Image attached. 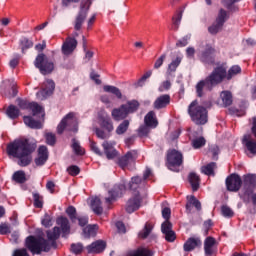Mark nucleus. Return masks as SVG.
Listing matches in <instances>:
<instances>
[{
	"mask_svg": "<svg viewBox=\"0 0 256 256\" xmlns=\"http://www.w3.org/2000/svg\"><path fill=\"white\" fill-rule=\"evenodd\" d=\"M37 149L35 143H31L29 139H15L13 142L7 144L6 153L8 157L18 159L20 167H27L33 161V153Z\"/></svg>",
	"mask_w": 256,
	"mask_h": 256,
	"instance_id": "nucleus-1",
	"label": "nucleus"
},
{
	"mask_svg": "<svg viewBox=\"0 0 256 256\" xmlns=\"http://www.w3.org/2000/svg\"><path fill=\"white\" fill-rule=\"evenodd\" d=\"M225 75H227V69H225V67H216L208 77L204 80H200L196 84L197 97H203V95L209 93V91H213V88L216 87V85L223 83Z\"/></svg>",
	"mask_w": 256,
	"mask_h": 256,
	"instance_id": "nucleus-2",
	"label": "nucleus"
},
{
	"mask_svg": "<svg viewBox=\"0 0 256 256\" xmlns=\"http://www.w3.org/2000/svg\"><path fill=\"white\" fill-rule=\"evenodd\" d=\"M25 245L33 255H41V253H47L51 251V244L43 237L28 236L26 238Z\"/></svg>",
	"mask_w": 256,
	"mask_h": 256,
	"instance_id": "nucleus-3",
	"label": "nucleus"
},
{
	"mask_svg": "<svg viewBox=\"0 0 256 256\" xmlns=\"http://www.w3.org/2000/svg\"><path fill=\"white\" fill-rule=\"evenodd\" d=\"M188 114L196 125H205L207 123V109L199 105L197 100L192 101L188 106Z\"/></svg>",
	"mask_w": 256,
	"mask_h": 256,
	"instance_id": "nucleus-4",
	"label": "nucleus"
},
{
	"mask_svg": "<svg viewBox=\"0 0 256 256\" xmlns=\"http://www.w3.org/2000/svg\"><path fill=\"white\" fill-rule=\"evenodd\" d=\"M65 130L71 131L72 133H77V131H79V125L77 124L75 112L68 113L58 124L57 132L59 135H61Z\"/></svg>",
	"mask_w": 256,
	"mask_h": 256,
	"instance_id": "nucleus-5",
	"label": "nucleus"
},
{
	"mask_svg": "<svg viewBox=\"0 0 256 256\" xmlns=\"http://www.w3.org/2000/svg\"><path fill=\"white\" fill-rule=\"evenodd\" d=\"M167 163L170 171L178 173L179 167L183 165V154L175 149L168 151Z\"/></svg>",
	"mask_w": 256,
	"mask_h": 256,
	"instance_id": "nucleus-6",
	"label": "nucleus"
},
{
	"mask_svg": "<svg viewBox=\"0 0 256 256\" xmlns=\"http://www.w3.org/2000/svg\"><path fill=\"white\" fill-rule=\"evenodd\" d=\"M228 19L229 13L224 9H220L215 22L208 28V33H210V35H217V33L223 29V25H225Z\"/></svg>",
	"mask_w": 256,
	"mask_h": 256,
	"instance_id": "nucleus-7",
	"label": "nucleus"
},
{
	"mask_svg": "<svg viewBox=\"0 0 256 256\" xmlns=\"http://www.w3.org/2000/svg\"><path fill=\"white\" fill-rule=\"evenodd\" d=\"M34 65L42 75H49L55 69L53 62L49 61L45 54H39L35 59Z\"/></svg>",
	"mask_w": 256,
	"mask_h": 256,
	"instance_id": "nucleus-8",
	"label": "nucleus"
},
{
	"mask_svg": "<svg viewBox=\"0 0 256 256\" xmlns=\"http://www.w3.org/2000/svg\"><path fill=\"white\" fill-rule=\"evenodd\" d=\"M93 3V0H83L80 5V11L76 17L75 21V30L79 31L81 30V27L83 26V22L85 19H87V13H89V9Z\"/></svg>",
	"mask_w": 256,
	"mask_h": 256,
	"instance_id": "nucleus-9",
	"label": "nucleus"
},
{
	"mask_svg": "<svg viewBox=\"0 0 256 256\" xmlns=\"http://www.w3.org/2000/svg\"><path fill=\"white\" fill-rule=\"evenodd\" d=\"M18 105L20 109H31L34 117H45V110L36 102L29 103L26 100L18 99Z\"/></svg>",
	"mask_w": 256,
	"mask_h": 256,
	"instance_id": "nucleus-10",
	"label": "nucleus"
},
{
	"mask_svg": "<svg viewBox=\"0 0 256 256\" xmlns=\"http://www.w3.org/2000/svg\"><path fill=\"white\" fill-rule=\"evenodd\" d=\"M43 89L36 93V97L39 101H45L55 91V82L51 79H47L43 84Z\"/></svg>",
	"mask_w": 256,
	"mask_h": 256,
	"instance_id": "nucleus-11",
	"label": "nucleus"
},
{
	"mask_svg": "<svg viewBox=\"0 0 256 256\" xmlns=\"http://www.w3.org/2000/svg\"><path fill=\"white\" fill-rule=\"evenodd\" d=\"M127 191V182L122 181V184H116L113 189H111L108 194L109 197L105 199L107 205H111L113 201H115L116 197H121L124 192Z\"/></svg>",
	"mask_w": 256,
	"mask_h": 256,
	"instance_id": "nucleus-12",
	"label": "nucleus"
},
{
	"mask_svg": "<svg viewBox=\"0 0 256 256\" xmlns=\"http://www.w3.org/2000/svg\"><path fill=\"white\" fill-rule=\"evenodd\" d=\"M151 175H153L151 170L149 168H146L143 174V178L139 176H134L131 178V181L128 184V189H130V191H137V189H139V186L144 185L145 181H147V179H149Z\"/></svg>",
	"mask_w": 256,
	"mask_h": 256,
	"instance_id": "nucleus-13",
	"label": "nucleus"
},
{
	"mask_svg": "<svg viewBox=\"0 0 256 256\" xmlns=\"http://www.w3.org/2000/svg\"><path fill=\"white\" fill-rule=\"evenodd\" d=\"M243 185V180L239 174H231L226 178V188L228 191H232L233 193H237L241 186Z\"/></svg>",
	"mask_w": 256,
	"mask_h": 256,
	"instance_id": "nucleus-14",
	"label": "nucleus"
},
{
	"mask_svg": "<svg viewBox=\"0 0 256 256\" xmlns=\"http://www.w3.org/2000/svg\"><path fill=\"white\" fill-rule=\"evenodd\" d=\"M98 123L102 129H105L107 133H113L115 127L113 126V120L107 112L101 111L98 113Z\"/></svg>",
	"mask_w": 256,
	"mask_h": 256,
	"instance_id": "nucleus-15",
	"label": "nucleus"
},
{
	"mask_svg": "<svg viewBox=\"0 0 256 256\" xmlns=\"http://www.w3.org/2000/svg\"><path fill=\"white\" fill-rule=\"evenodd\" d=\"M242 185H243L245 195H251V193H253V189H255L256 187V175L255 174L244 175Z\"/></svg>",
	"mask_w": 256,
	"mask_h": 256,
	"instance_id": "nucleus-16",
	"label": "nucleus"
},
{
	"mask_svg": "<svg viewBox=\"0 0 256 256\" xmlns=\"http://www.w3.org/2000/svg\"><path fill=\"white\" fill-rule=\"evenodd\" d=\"M137 157V150L128 151L124 156L118 159V165L121 169H125V167L131 165V163H135V161H137Z\"/></svg>",
	"mask_w": 256,
	"mask_h": 256,
	"instance_id": "nucleus-17",
	"label": "nucleus"
},
{
	"mask_svg": "<svg viewBox=\"0 0 256 256\" xmlns=\"http://www.w3.org/2000/svg\"><path fill=\"white\" fill-rule=\"evenodd\" d=\"M161 231L165 236L166 241H168V243H173V241L177 239V237L175 236V231H173V224H171L169 220H166L162 223Z\"/></svg>",
	"mask_w": 256,
	"mask_h": 256,
	"instance_id": "nucleus-18",
	"label": "nucleus"
},
{
	"mask_svg": "<svg viewBox=\"0 0 256 256\" xmlns=\"http://www.w3.org/2000/svg\"><path fill=\"white\" fill-rule=\"evenodd\" d=\"M102 147L104 149V153L107 159H115L119 157V152L115 149V142L113 141H104L102 143Z\"/></svg>",
	"mask_w": 256,
	"mask_h": 256,
	"instance_id": "nucleus-19",
	"label": "nucleus"
},
{
	"mask_svg": "<svg viewBox=\"0 0 256 256\" xmlns=\"http://www.w3.org/2000/svg\"><path fill=\"white\" fill-rule=\"evenodd\" d=\"M141 207V195L136 192L135 195L130 198L126 204L127 213H135Z\"/></svg>",
	"mask_w": 256,
	"mask_h": 256,
	"instance_id": "nucleus-20",
	"label": "nucleus"
},
{
	"mask_svg": "<svg viewBox=\"0 0 256 256\" xmlns=\"http://www.w3.org/2000/svg\"><path fill=\"white\" fill-rule=\"evenodd\" d=\"M47 159H49V150L47 149V146H40L38 148V157L34 160L35 165H37V167H42V165L47 163Z\"/></svg>",
	"mask_w": 256,
	"mask_h": 256,
	"instance_id": "nucleus-21",
	"label": "nucleus"
},
{
	"mask_svg": "<svg viewBox=\"0 0 256 256\" xmlns=\"http://www.w3.org/2000/svg\"><path fill=\"white\" fill-rule=\"evenodd\" d=\"M213 47L210 45H206L205 49L199 54V58L202 61V63H206L210 65L211 63H214L213 60V53H214Z\"/></svg>",
	"mask_w": 256,
	"mask_h": 256,
	"instance_id": "nucleus-22",
	"label": "nucleus"
},
{
	"mask_svg": "<svg viewBox=\"0 0 256 256\" xmlns=\"http://www.w3.org/2000/svg\"><path fill=\"white\" fill-rule=\"evenodd\" d=\"M242 142L247 149L248 157H253L254 155H256V141L251 140V138L248 135H245L243 137Z\"/></svg>",
	"mask_w": 256,
	"mask_h": 256,
	"instance_id": "nucleus-23",
	"label": "nucleus"
},
{
	"mask_svg": "<svg viewBox=\"0 0 256 256\" xmlns=\"http://www.w3.org/2000/svg\"><path fill=\"white\" fill-rule=\"evenodd\" d=\"M77 49V40L75 38H68L62 45V53L64 55H71Z\"/></svg>",
	"mask_w": 256,
	"mask_h": 256,
	"instance_id": "nucleus-24",
	"label": "nucleus"
},
{
	"mask_svg": "<svg viewBox=\"0 0 256 256\" xmlns=\"http://www.w3.org/2000/svg\"><path fill=\"white\" fill-rule=\"evenodd\" d=\"M107 244L103 240H97L86 247L88 253H103Z\"/></svg>",
	"mask_w": 256,
	"mask_h": 256,
	"instance_id": "nucleus-25",
	"label": "nucleus"
},
{
	"mask_svg": "<svg viewBox=\"0 0 256 256\" xmlns=\"http://www.w3.org/2000/svg\"><path fill=\"white\" fill-rule=\"evenodd\" d=\"M201 238L199 237H190L188 240L184 243V251L189 252L193 251L194 249H197V247H201Z\"/></svg>",
	"mask_w": 256,
	"mask_h": 256,
	"instance_id": "nucleus-26",
	"label": "nucleus"
},
{
	"mask_svg": "<svg viewBox=\"0 0 256 256\" xmlns=\"http://www.w3.org/2000/svg\"><path fill=\"white\" fill-rule=\"evenodd\" d=\"M57 225H59L61 231H62V237H65L66 235H69L71 231V226L69 225V219L67 217H58L56 220Z\"/></svg>",
	"mask_w": 256,
	"mask_h": 256,
	"instance_id": "nucleus-27",
	"label": "nucleus"
},
{
	"mask_svg": "<svg viewBox=\"0 0 256 256\" xmlns=\"http://www.w3.org/2000/svg\"><path fill=\"white\" fill-rule=\"evenodd\" d=\"M171 103V96L168 94L161 95L154 101V109H165Z\"/></svg>",
	"mask_w": 256,
	"mask_h": 256,
	"instance_id": "nucleus-28",
	"label": "nucleus"
},
{
	"mask_svg": "<svg viewBox=\"0 0 256 256\" xmlns=\"http://www.w3.org/2000/svg\"><path fill=\"white\" fill-rule=\"evenodd\" d=\"M144 125H147V127H150V129H156L157 125H159V122L157 121L155 112L150 111L146 114L144 117Z\"/></svg>",
	"mask_w": 256,
	"mask_h": 256,
	"instance_id": "nucleus-29",
	"label": "nucleus"
},
{
	"mask_svg": "<svg viewBox=\"0 0 256 256\" xmlns=\"http://www.w3.org/2000/svg\"><path fill=\"white\" fill-rule=\"evenodd\" d=\"M217 244V240L215 238L209 236L204 241V251L205 255H213L215 253V250L213 249L215 245Z\"/></svg>",
	"mask_w": 256,
	"mask_h": 256,
	"instance_id": "nucleus-30",
	"label": "nucleus"
},
{
	"mask_svg": "<svg viewBox=\"0 0 256 256\" xmlns=\"http://www.w3.org/2000/svg\"><path fill=\"white\" fill-rule=\"evenodd\" d=\"M181 61H183V56H176L175 59H172L171 63L168 64L167 68V75L168 77H171L175 71H177V68L179 65H181Z\"/></svg>",
	"mask_w": 256,
	"mask_h": 256,
	"instance_id": "nucleus-31",
	"label": "nucleus"
},
{
	"mask_svg": "<svg viewBox=\"0 0 256 256\" xmlns=\"http://www.w3.org/2000/svg\"><path fill=\"white\" fill-rule=\"evenodd\" d=\"M128 112L125 108H123V105H121L119 108H115L112 110V117L114 121H123L127 117Z\"/></svg>",
	"mask_w": 256,
	"mask_h": 256,
	"instance_id": "nucleus-32",
	"label": "nucleus"
},
{
	"mask_svg": "<svg viewBox=\"0 0 256 256\" xmlns=\"http://www.w3.org/2000/svg\"><path fill=\"white\" fill-rule=\"evenodd\" d=\"M23 121L27 127H30V129H41L43 127L41 121L35 120L31 116H24Z\"/></svg>",
	"mask_w": 256,
	"mask_h": 256,
	"instance_id": "nucleus-33",
	"label": "nucleus"
},
{
	"mask_svg": "<svg viewBox=\"0 0 256 256\" xmlns=\"http://www.w3.org/2000/svg\"><path fill=\"white\" fill-rule=\"evenodd\" d=\"M48 241H51L52 245H55L58 237L61 235V229L59 227H54L52 230L46 232Z\"/></svg>",
	"mask_w": 256,
	"mask_h": 256,
	"instance_id": "nucleus-34",
	"label": "nucleus"
},
{
	"mask_svg": "<svg viewBox=\"0 0 256 256\" xmlns=\"http://www.w3.org/2000/svg\"><path fill=\"white\" fill-rule=\"evenodd\" d=\"M90 207L96 215L103 213V206H101V199L99 197L92 198Z\"/></svg>",
	"mask_w": 256,
	"mask_h": 256,
	"instance_id": "nucleus-35",
	"label": "nucleus"
},
{
	"mask_svg": "<svg viewBox=\"0 0 256 256\" xmlns=\"http://www.w3.org/2000/svg\"><path fill=\"white\" fill-rule=\"evenodd\" d=\"M188 181L192 187L193 191H198L199 189V183H201V179L199 178V175L195 172H191L188 176Z\"/></svg>",
	"mask_w": 256,
	"mask_h": 256,
	"instance_id": "nucleus-36",
	"label": "nucleus"
},
{
	"mask_svg": "<svg viewBox=\"0 0 256 256\" xmlns=\"http://www.w3.org/2000/svg\"><path fill=\"white\" fill-rule=\"evenodd\" d=\"M97 225H88L83 229V236L85 239H90V237H95L97 235Z\"/></svg>",
	"mask_w": 256,
	"mask_h": 256,
	"instance_id": "nucleus-37",
	"label": "nucleus"
},
{
	"mask_svg": "<svg viewBox=\"0 0 256 256\" xmlns=\"http://www.w3.org/2000/svg\"><path fill=\"white\" fill-rule=\"evenodd\" d=\"M103 90L105 91V93H112V95H115L117 99H123V94L121 93V90L115 86L105 85L103 87Z\"/></svg>",
	"mask_w": 256,
	"mask_h": 256,
	"instance_id": "nucleus-38",
	"label": "nucleus"
},
{
	"mask_svg": "<svg viewBox=\"0 0 256 256\" xmlns=\"http://www.w3.org/2000/svg\"><path fill=\"white\" fill-rule=\"evenodd\" d=\"M122 109H126V113H135L139 109V102L137 100H132L126 104H122Z\"/></svg>",
	"mask_w": 256,
	"mask_h": 256,
	"instance_id": "nucleus-39",
	"label": "nucleus"
},
{
	"mask_svg": "<svg viewBox=\"0 0 256 256\" xmlns=\"http://www.w3.org/2000/svg\"><path fill=\"white\" fill-rule=\"evenodd\" d=\"M127 256H153V252L147 248L141 247L129 252Z\"/></svg>",
	"mask_w": 256,
	"mask_h": 256,
	"instance_id": "nucleus-40",
	"label": "nucleus"
},
{
	"mask_svg": "<svg viewBox=\"0 0 256 256\" xmlns=\"http://www.w3.org/2000/svg\"><path fill=\"white\" fill-rule=\"evenodd\" d=\"M215 169H217V163L211 162L206 166H202L201 171L204 173V175L211 177V175H215Z\"/></svg>",
	"mask_w": 256,
	"mask_h": 256,
	"instance_id": "nucleus-41",
	"label": "nucleus"
},
{
	"mask_svg": "<svg viewBox=\"0 0 256 256\" xmlns=\"http://www.w3.org/2000/svg\"><path fill=\"white\" fill-rule=\"evenodd\" d=\"M220 97L224 107H229L233 103V95L229 91H222Z\"/></svg>",
	"mask_w": 256,
	"mask_h": 256,
	"instance_id": "nucleus-42",
	"label": "nucleus"
},
{
	"mask_svg": "<svg viewBox=\"0 0 256 256\" xmlns=\"http://www.w3.org/2000/svg\"><path fill=\"white\" fill-rule=\"evenodd\" d=\"M71 147L75 155H85V149L81 147L79 140L73 138Z\"/></svg>",
	"mask_w": 256,
	"mask_h": 256,
	"instance_id": "nucleus-43",
	"label": "nucleus"
},
{
	"mask_svg": "<svg viewBox=\"0 0 256 256\" xmlns=\"http://www.w3.org/2000/svg\"><path fill=\"white\" fill-rule=\"evenodd\" d=\"M207 140L203 136H199L196 138H191V145L193 149H201V147H205Z\"/></svg>",
	"mask_w": 256,
	"mask_h": 256,
	"instance_id": "nucleus-44",
	"label": "nucleus"
},
{
	"mask_svg": "<svg viewBox=\"0 0 256 256\" xmlns=\"http://www.w3.org/2000/svg\"><path fill=\"white\" fill-rule=\"evenodd\" d=\"M239 73H241V66L234 65L230 67V69L228 70V73L226 72L224 79L226 78L228 81H231V79H233L235 75H239Z\"/></svg>",
	"mask_w": 256,
	"mask_h": 256,
	"instance_id": "nucleus-45",
	"label": "nucleus"
},
{
	"mask_svg": "<svg viewBox=\"0 0 256 256\" xmlns=\"http://www.w3.org/2000/svg\"><path fill=\"white\" fill-rule=\"evenodd\" d=\"M130 123L131 122L129 120H124L121 122L116 128V135H125L129 129Z\"/></svg>",
	"mask_w": 256,
	"mask_h": 256,
	"instance_id": "nucleus-46",
	"label": "nucleus"
},
{
	"mask_svg": "<svg viewBox=\"0 0 256 256\" xmlns=\"http://www.w3.org/2000/svg\"><path fill=\"white\" fill-rule=\"evenodd\" d=\"M6 114L10 119H17V117H19L20 111L19 108H17V106L10 105L6 110Z\"/></svg>",
	"mask_w": 256,
	"mask_h": 256,
	"instance_id": "nucleus-47",
	"label": "nucleus"
},
{
	"mask_svg": "<svg viewBox=\"0 0 256 256\" xmlns=\"http://www.w3.org/2000/svg\"><path fill=\"white\" fill-rule=\"evenodd\" d=\"M13 181L15 183H25L27 181V178L25 177V172L22 170L16 171L12 176Z\"/></svg>",
	"mask_w": 256,
	"mask_h": 256,
	"instance_id": "nucleus-48",
	"label": "nucleus"
},
{
	"mask_svg": "<svg viewBox=\"0 0 256 256\" xmlns=\"http://www.w3.org/2000/svg\"><path fill=\"white\" fill-rule=\"evenodd\" d=\"M152 229L153 226H151V224L149 223H146L144 229L138 233V237L140 239H147V237H149V235L151 234Z\"/></svg>",
	"mask_w": 256,
	"mask_h": 256,
	"instance_id": "nucleus-49",
	"label": "nucleus"
},
{
	"mask_svg": "<svg viewBox=\"0 0 256 256\" xmlns=\"http://www.w3.org/2000/svg\"><path fill=\"white\" fill-rule=\"evenodd\" d=\"M66 214L68 215L72 223H75L77 221V209L74 206H69L66 209Z\"/></svg>",
	"mask_w": 256,
	"mask_h": 256,
	"instance_id": "nucleus-50",
	"label": "nucleus"
},
{
	"mask_svg": "<svg viewBox=\"0 0 256 256\" xmlns=\"http://www.w3.org/2000/svg\"><path fill=\"white\" fill-rule=\"evenodd\" d=\"M33 200H34V207H36V209L43 208V197L39 193L33 194Z\"/></svg>",
	"mask_w": 256,
	"mask_h": 256,
	"instance_id": "nucleus-51",
	"label": "nucleus"
},
{
	"mask_svg": "<svg viewBox=\"0 0 256 256\" xmlns=\"http://www.w3.org/2000/svg\"><path fill=\"white\" fill-rule=\"evenodd\" d=\"M20 44L22 47V53H25L26 49H31V47H33V41L28 38H22Z\"/></svg>",
	"mask_w": 256,
	"mask_h": 256,
	"instance_id": "nucleus-52",
	"label": "nucleus"
},
{
	"mask_svg": "<svg viewBox=\"0 0 256 256\" xmlns=\"http://www.w3.org/2000/svg\"><path fill=\"white\" fill-rule=\"evenodd\" d=\"M45 139H46L47 145H50L51 147H53V145L57 143V137L55 136V134L51 132H48L45 134Z\"/></svg>",
	"mask_w": 256,
	"mask_h": 256,
	"instance_id": "nucleus-53",
	"label": "nucleus"
},
{
	"mask_svg": "<svg viewBox=\"0 0 256 256\" xmlns=\"http://www.w3.org/2000/svg\"><path fill=\"white\" fill-rule=\"evenodd\" d=\"M94 131H95L96 137H98V139H109V137H111V134L109 132L106 133L101 128H95Z\"/></svg>",
	"mask_w": 256,
	"mask_h": 256,
	"instance_id": "nucleus-54",
	"label": "nucleus"
},
{
	"mask_svg": "<svg viewBox=\"0 0 256 256\" xmlns=\"http://www.w3.org/2000/svg\"><path fill=\"white\" fill-rule=\"evenodd\" d=\"M150 131H151V127H149L145 124V125H142L139 127L138 135H139V137H147V135H149Z\"/></svg>",
	"mask_w": 256,
	"mask_h": 256,
	"instance_id": "nucleus-55",
	"label": "nucleus"
},
{
	"mask_svg": "<svg viewBox=\"0 0 256 256\" xmlns=\"http://www.w3.org/2000/svg\"><path fill=\"white\" fill-rule=\"evenodd\" d=\"M71 252L74 253V255H80V253H83V244L81 243L72 244Z\"/></svg>",
	"mask_w": 256,
	"mask_h": 256,
	"instance_id": "nucleus-56",
	"label": "nucleus"
},
{
	"mask_svg": "<svg viewBox=\"0 0 256 256\" xmlns=\"http://www.w3.org/2000/svg\"><path fill=\"white\" fill-rule=\"evenodd\" d=\"M41 223L44 227H52L53 226V219L49 214H45L41 220Z\"/></svg>",
	"mask_w": 256,
	"mask_h": 256,
	"instance_id": "nucleus-57",
	"label": "nucleus"
},
{
	"mask_svg": "<svg viewBox=\"0 0 256 256\" xmlns=\"http://www.w3.org/2000/svg\"><path fill=\"white\" fill-rule=\"evenodd\" d=\"M182 19H183V12H178L176 14V17H173L174 29H179V25H181Z\"/></svg>",
	"mask_w": 256,
	"mask_h": 256,
	"instance_id": "nucleus-58",
	"label": "nucleus"
},
{
	"mask_svg": "<svg viewBox=\"0 0 256 256\" xmlns=\"http://www.w3.org/2000/svg\"><path fill=\"white\" fill-rule=\"evenodd\" d=\"M221 213H222L223 217H228V218H231L234 215L233 210L231 208H229V206H222Z\"/></svg>",
	"mask_w": 256,
	"mask_h": 256,
	"instance_id": "nucleus-59",
	"label": "nucleus"
},
{
	"mask_svg": "<svg viewBox=\"0 0 256 256\" xmlns=\"http://www.w3.org/2000/svg\"><path fill=\"white\" fill-rule=\"evenodd\" d=\"M67 172L72 177H75V176L79 175V173H81V169H79L78 166H76V165H72L67 168Z\"/></svg>",
	"mask_w": 256,
	"mask_h": 256,
	"instance_id": "nucleus-60",
	"label": "nucleus"
},
{
	"mask_svg": "<svg viewBox=\"0 0 256 256\" xmlns=\"http://www.w3.org/2000/svg\"><path fill=\"white\" fill-rule=\"evenodd\" d=\"M229 113H230V115H234V117H243V115H245V110L237 109V108H230Z\"/></svg>",
	"mask_w": 256,
	"mask_h": 256,
	"instance_id": "nucleus-61",
	"label": "nucleus"
},
{
	"mask_svg": "<svg viewBox=\"0 0 256 256\" xmlns=\"http://www.w3.org/2000/svg\"><path fill=\"white\" fill-rule=\"evenodd\" d=\"M189 39H191V35H186L180 40L177 41L176 46L177 47H186L189 43Z\"/></svg>",
	"mask_w": 256,
	"mask_h": 256,
	"instance_id": "nucleus-62",
	"label": "nucleus"
},
{
	"mask_svg": "<svg viewBox=\"0 0 256 256\" xmlns=\"http://www.w3.org/2000/svg\"><path fill=\"white\" fill-rule=\"evenodd\" d=\"M209 151H210V153H212L213 159H218V155H219V146H217V145H211V146L209 147Z\"/></svg>",
	"mask_w": 256,
	"mask_h": 256,
	"instance_id": "nucleus-63",
	"label": "nucleus"
},
{
	"mask_svg": "<svg viewBox=\"0 0 256 256\" xmlns=\"http://www.w3.org/2000/svg\"><path fill=\"white\" fill-rule=\"evenodd\" d=\"M12 256H29V254L27 253V249L22 248L16 249Z\"/></svg>",
	"mask_w": 256,
	"mask_h": 256,
	"instance_id": "nucleus-64",
	"label": "nucleus"
}]
</instances>
